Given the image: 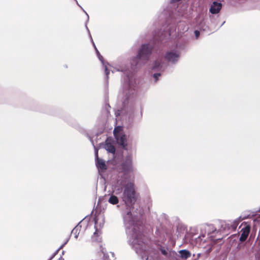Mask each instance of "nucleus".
<instances>
[{"label": "nucleus", "mask_w": 260, "mask_h": 260, "mask_svg": "<svg viewBox=\"0 0 260 260\" xmlns=\"http://www.w3.org/2000/svg\"><path fill=\"white\" fill-rule=\"evenodd\" d=\"M122 173L118 176L114 185V189L117 194L123 191L122 200L126 208L122 213V216L128 243L143 260H148V246L144 241L141 232V227L138 223L139 216L134 213V207L133 206L136 201V198L134 176L131 174L134 171L131 156L126 157L122 165Z\"/></svg>", "instance_id": "1"}, {"label": "nucleus", "mask_w": 260, "mask_h": 260, "mask_svg": "<svg viewBox=\"0 0 260 260\" xmlns=\"http://www.w3.org/2000/svg\"><path fill=\"white\" fill-rule=\"evenodd\" d=\"M113 68V70H111L112 73L115 71H120L126 74V77L124 78V81L122 85V95H119V97L123 96L124 98L123 103L124 106H125L126 101L136 92L137 89L136 79L132 71L128 69L123 68L122 67Z\"/></svg>", "instance_id": "2"}, {"label": "nucleus", "mask_w": 260, "mask_h": 260, "mask_svg": "<svg viewBox=\"0 0 260 260\" xmlns=\"http://www.w3.org/2000/svg\"><path fill=\"white\" fill-rule=\"evenodd\" d=\"M152 47L150 44L143 45L138 51L136 57L131 61V69L134 70L141 67L148 60L151 53Z\"/></svg>", "instance_id": "3"}, {"label": "nucleus", "mask_w": 260, "mask_h": 260, "mask_svg": "<svg viewBox=\"0 0 260 260\" xmlns=\"http://www.w3.org/2000/svg\"><path fill=\"white\" fill-rule=\"evenodd\" d=\"M105 223V217L103 214H99L94 218V228L95 231L92 236L93 241L99 242L101 240L100 236L101 234V230L104 226Z\"/></svg>", "instance_id": "4"}, {"label": "nucleus", "mask_w": 260, "mask_h": 260, "mask_svg": "<svg viewBox=\"0 0 260 260\" xmlns=\"http://www.w3.org/2000/svg\"><path fill=\"white\" fill-rule=\"evenodd\" d=\"M113 134L117 142L122 146L123 148L126 149L127 146V137L123 133L122 127L120 126L116 127L113 131Z\"/></svg>", "instance_id": "5"}, {"label": "nucleus", "mask_w": 260, "mask_h": 260, "mask_svg": "<svg viewBox=\"0 0 260 260\" xmlns=\"http://www.w3.org/2000/svg\"><path fill=\"white\" fill-rule=\"evenodd\" d=\"M180 52L177 49H172L168 51L165 55V58L169 63L172 64L176 63L179 60Z\"/></svg>", "instance_id": "6"}, {"label": "nucleus", "mask_w": 260, "mask_h": 260, "mask_svg": "<svg viewBox=\"0 0 260 260\" xmlns=\"http://www.w3.org/2000/svg\"><path fill=\"white\" fill-rule=\"evenodd\" d=\"M251 227L249 225H246L244 227H243L241 231V234L239 239L240 241L244 242L247 238L250 231Z\"/></svg>", "instance_id": "7"}, {"label": "nucleus", "mask_w": 260, "mask_h": 260, "mask_svg": "<svg viewBox=\"0 0 260 260\" xmlns=\"http://www.w3.org/2000/svg\"><path fill=\"white\" fill-rule=\"evenodd\" d=\"M222 7V4L220 3L214 2L210 6L209 12L213 14H216L218 13Z\"/></svg>", "instance_id": "8"}, {"label": "nucleus", "mask_w": 260, "mask_h": 260, "mask_svg": "<svg viewBox=\"0 0 260 260\" xmlns=\"http://www.w3.org/2000/svg\"><path fill=\"white\" fill-rule=\"evenodd\" d=\"M95 156L96 158V164L98 168L102 170H105L106 169V166L105 161L98 157V150L95 148Z\"/></svg>", "instance_id": "9"}, {"label": "nucleus", "mask_w": 260, "mask_h": 260, "mask_svg": "<svg viewBox=\"0 0 260 260\" xmlns=\"http://www.w3.org/2000/svg\"><path fill=\"white\" fill-rule=\"evenodd\" d=\"M92 41H93L92 40ZM92 43H93V46H94V47L95 48V49L96 50V53H97V55L98 56L99 59L102 62V63H103V66L105 67L106 75L107 78H108V75L109 74L110 69H109L108 66L105 64V63L104 62L103 58L102 56L100 55V52L97 50L96 47L95 46V45H94L93 42H92Z\"/></svg>", "instance_id": "10"}, {"label": "nucleus", "mask_w": 260, "mask_h": 260, "mask_svg": "<svg viewBox=\"0 0 260 260\" xmlns=\"http://www.w3.org/2000/svg\"><path fill=\"white\" fill-rule=\"evenodd\" d=\"M179 253L180 254V258L183 259H186L189 257H190L191 254V253L187 250L182 249L179 251Z\"/></svg>", "instance_id": "11"}, {"label": "nucleus", "mask_w": 260, "mask_h": 260, "mask_svg": "<svg viewBox=\"0 0 260 260\" xmlns=\"http://www.w3.org/2000/svg\"><path fill=\"white\" fill-rule=\"evenodd\" d=\"M105 148L109 152L114 153L115 152L114 146L111 143L109 142L108 140L106 141Z\"/></svg>", "instance_id": "12"}, {"label": "nucleus", "mask_w": 260, "mask_h": 260, "mask_svg": "<svg viewBox=\"0 0 260 260\" xmlns=\"http://www.w3.org/2000/svg\"><path fill=\"white\" fill-rule=\"evenodd\" d=\"M164 67L159 60H156L152 66V69L154 70L164 71Z\"/></svg>", "instance_id": "13"}, {"label": "nucleus", "mask_w": 260, "mask_h": 260, "mask_svg": "<svg viewBox=\"0 0 260 260\" xmlns=\"http://www.w3.org/2000/svg\"><path fill=\"white\" fill-rule=\"evenodd\" d=\"M82 223L80 222L72 231V234L74 236V237L77 239L79 236V231L80 230V228L82 226Z\"/></svg>", "instance_id": "14"}, {"label": "nucleus", "mask_w": 260, "mask_h": 260, "mask_svg": "<svg viewBox=\"0 0 260 260\" xmlns=\"http://www.w3.org/2000/svg\"><path fill=\"white\" fill-rule=\"evenodd\" d=\"M239 221L238 219H236L234 220L233 221H229V223L226 224V225H228V227L229 226H231V228L233 230H235L237 228V225H238Z\"/></svg>", "instance_id": "15"}, {"label": "nucleus", "mask_w": 260, "mask_h": 260, "mask_svg": "<svg viewBox=\"0 0 260 260\" xmlns=\"http://www.w3.org/2000/svg\"><path fill=\"white\" fill-rule=\"evenodd\" d=\"M118 198L114 195H112L108 199V202L111 204L116 205L118 203Z\"/></svg>", "instance_id": "16"}, {"label": "nucleus", "mask_w": 260, "mask_h": 260, "mask_svg": "<svg viewBox=\"0 0 260 260\" xmlns=\"http://www.w3.org/2000/svg\"><path fill=\"white\" fill-rule=\"evenodd\" d=\"M183 26V28L182 29V30L183 31H186L188 30V27L187 26H186L184 23H180L179 25V29H180V27L181 26Z\"/></svg>", "instance_id": "17"}, {"label": "nucleus", "mask_w": 260, "mask_h": 260, "mask_svg": "<svg viewBox=\"0 0 260 260\" xmlns=\"http://www.w3.org/2000/svg\"><path fill=\"white\" fill-rule=\"evenodd\" d=\"M160 76V73H155V74H153V78L155 79V82H156L158 80V77Z\"/></svg>", "instance_id": "18"}, {"label": "nucleus", "mask_w": 260, "mask_h": 260, "mask_svg": "<svg viewBox=\"0 0 260 260\" xmlns=\"http://www.w3.org/2000/svg\"><path fill=\"white\" fill-rule=\"evenodd\" d=\"M200 31L199 30H195L194 31V35H195V37L196 38V39H198V37H199L200 36Z\"/></svg>", "instance_id": "19"}, {"label": "nucleus", "mask_w": 260, "mask_h": 260, "mask_svg": "<svg viewBox=\"0 0 260 260\" xmlns=\"http://www.w3.org/2000/svg\"><path fill=\"white\" fill-rule=\"evenodd\" d=\"M59 252V250H56L54 253L52 254V256L51 257V258L52 259H53L55 256L58 253V252Z\"/></svg>", "instance_id": "20"}, {"label": "nucleus", "mask_w": 260, "mask_h": 260, "mask_svg": "<svg viewBox=\"0 0 260 260\" xmlns=\"http://www.w3.org/2000/svg\"><path fill=\"white\" fill-rule=\"evenodd\" d=\"M67 242H68V241H67L65 243H64L62 245H61L57 250H59V251L60 249H61L64 247V246L67 243Z\"/></svg>", "instance_id": "21"}, {"label": "nucleus", "mask_w": 260, "mask_h": 260, "mask_svg": "<svg viewBox=\"0 0 260 260\" xmlns=\"http://www.w3.org/2000/svg\"><path fill=\"white\" fill-rule=\"evenodd\" d=\"M241 248V245L240 244H238L237 248L240 249Z\"/></svg>", "instance_id": "22"}, {"label": "nucleus", "mask_w": 260, "mask_h": 260, "mask_svg": "<svg viewBox=\"0 0 260 260\" xmlns=\"http://www.w3.org/2000/svg\"><path fill=\"white\" fill-rule=\"evenodd\" d=\"M58 260H64V258H63L62 256H61L60 257H59V258H58Z\"/></svg>", "instance_id": "23"}, {"label": "nucleus", "mask_w": 260, "mask_h": 260, "mask_svg": "<svg viewBox=\"0 0 260 260\" xmlns=\"http://www.w3.org/2000/svg\"><path fill=\"white\" fill-rule=\"evenodd\" d=\"M84 11V12H85V13H86V15H87V17H88V19H89V16H88V15L87 13L85 11Z\"/></svg>", "instance_id": "24"}, {"label": "nucleus", "mask_w": 260, "mask_h": 260, "mask_svg": "<svg viewBox=\"0 0 260 260\" xmlns=\"http://www.w3.org/2000/svg\"><path fill=\"white\" fill-rule=\"evenodd\" d=\"M200 255H201V254L200 253H199L198 254V258H199L200 257Z\"/></svg>", "instance_id": "25"}, {"label": "nucleus", "mask_w": 260, "mask_h": 260, "mask_svg": "<svg viewBox=\"0 0 260 260\" xmlns=\"http://www.w3.org/2000/svg\"><path fill=\"white\" fill-rule=\"evenodd\" d=\"M64 251H63L62 252V255H63V254H64Z\"/></svg>", "instance_id": "26"}, {"label": "nucleus", "mask_w": 260, "mask_h": 260, "mask_svg": "<svg viewBox=\"0 0 260 260\" xmlns=\"http://www.w3.org/2000/svg\"><path fill=\"white\" fill-rule=\"evenodd\" d=\"M170 35H171V34H170V33H169V34H168V36H170Z\"/></svg>", "instance_id": "27"}, {"label": "nucleus", "mask_w": 260, "mask_h": 260, "mask_svg": "<svg viewBox=\"0 0 260 260\" xmlns=\"http://www.w3.org/2000/svg\"><path fill=\"white\" fill-rule=\"evenodd\" d=\"M49 260H52V258L50 257V258Z\"/></svg>", "instance_id": "28"}]
</instances>
